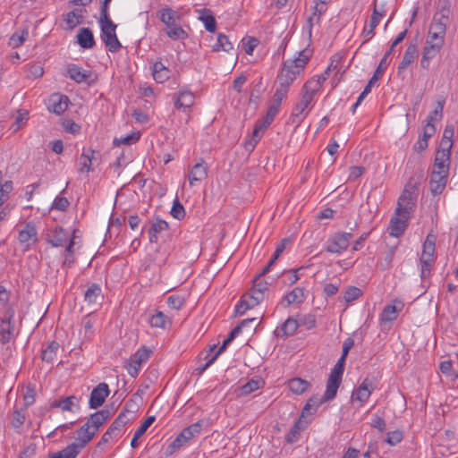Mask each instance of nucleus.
I'll return each instance as SVG.
<instances>
[{"label": "nucleus", "mask_w": 458, "mask_h": 458, "mask_svg": "<svg viewBox=\"0 0 458 458\" xmlns=\"http://www.w3.org/2000/svg\"><path fill=\"white\" fill-rule=\"evenodd\" d=\"M362 294V291L355 286H349L344 292V299L346 302H352L357 300Z\"/></svg>", "instance_id": "6e6d98bb"}, {"label": "nucleus", "mask_w": 458, "mask_h": 458, "mask_svg": "<svg viewBox=\"0 0 458 458\" xmlns=\"http://www.w3.org/2000/svg\"><path fill=\"white\" fill-rule=\"evenodd\" d=\"M450 156H451V146H447V148H441L437 151L433 171L446 173L449 174V165H450Z\"/></svg>", "instance_id": "dca6fc26"}, {"label": "nucleus", "mask_w": 458, "mask_h": 458, "mask_svg": "<svg viewBox=\"0 0 458 458\" xmlns=\"http://www.w3.org/2000/svg\"><path fill=\"white\" fill-rule=\"evenodd\" d=\"M327 401L328 400H324V395L322 397L313 396L310 398L303 408L301 415L303 416L305 413L314 412L320 404Z\"/></svg>", "instance_id": "09e8293b"}, {"label": "nucleus", "mask_w": 458, "mask_h": 458, "mask_svg": "<svg viewBox=\"0 0 458 458\" xmlns=\"http://www.w3.org/2000/svg\"><path fill=\"white\" fill-rule=\"evenodd\" d=\"M318 84L305 83L301 89V99L295 105L291 114L292 123L299 125L307 116L311 109L310 106L314 100L315 95L318 93Z\"/></svg>", "instance_id": "f257e3e1"}, {"label": "nucleus", "mask_w": 458, "mask_h": 458, "mask_svg": "<svg viewBox=\"0 0 458 458\" xmlns=\"http://www.w3.org/2000/svg\"><path fill=\"white\" fill-rule=\"evenodd\" d=\"M90 154H93L94 151L91 149H89L87 152H84L81 157V171H87L89 172L91 168V157Z\"/></svg>", "instance_id": "0e129e2a"}, {"label": "nucleus", "mask_w": 458, "mask_h": 458, "mask_svg": "<svg viewBox=\"0 0 458 458\" xmlns=\"http://www.w3.org/2000/svg\"><path fill=\"white\" fill-rule=\"evenodd\" d=\"M171 215L177 219H181L184 216V208L178 200L174 202L173 208L171 209Z\"/></svg>", "instance_id": "338daca9"}, {"label": "nucleus", "mask_w": 458, "mask_h": 458, "mask_svg": "<svg viewBox=\"0 0 458 458\" xmlns=\"http://www.w3.org/2000/svg\"><path fill=\"white\" fill-rule=\"evenodd\" d=\"M93 324L94 321L89 316H86L83 318L81 321V327L84 331V337L90 339L93 335Z\"/></svg>", "instance_id": "13d9d810"}, {"label": "nucleus", "mask_w": 458, "mask_h": 458, "mask_svg": "<svg viewBox=\"0 0 458 458\" xmlns=\"http://www.w3.org/2000/svg\"><path fill=\"white\" fill-rule=\"evenodd\" d=\"M403 439V433L400 430H394L387 433L386 439V443L390 445H395L400 443Z\"/></svg>", "instance_id": "69168bd1"}, {"label": "nucleus", "mask_w": 458, "mask_h": 458, "mask_svg": "<svg viewBox=\"0 0 458 458\" xmlns=\"http://www.w3.org/2000/svg\"><path fill=\"white\" fill-rule=\"evenodd\" d=\"M409 218L410 217H403L402 215L394 214V216L391 218L389 224L390 235L394 237L401 236L407 227Z\"/></svg>", "instance_id": "393cba45"}, {"label": "nucleus", "mask_w": 458, "mask_h": 458, "mask_svg": "<svg viewBox=\"0 0 458 458\" xmlns=\"http://www.w3.org/2000/svg\"><path fill=\"white\" fill-rule=\"evenodd\" d=\"M213 51L218 52V51H225L229 52L233 49V44L228 39V37L225 34H218L217 35V40L216 43L213 45L212 47Z\"/></svg>", "instance_id": "a18cd8bd"}, {"label": "nucleus", "mask_w": 458, "mask_h": 458, "mask_svg": "<svg viewBox=\"0 0 458 458\" xmlns=\"http://www.w3.org/2000/svg\"><path fill=\"white\" fill-rule=\"evenodd\" d=\"M61 451L64 458H76L82 451V448L77 443L73 442Z\"/></svg>", "instance_id": "603ef678"}, {"label": "nucleus", "mask_w": 458, "mask_h": 458, "mask_svg": "<svg viewBox=\"0 0 458 458\" xmlns=\"http://www.w3.org/2000/svg\"><path fill=\"white\" fill-rule=\"evenodd\" d=\"M436 119L437 117L428 116L427 124L424 127L423 136L421 139H426L428 142V140L432 137V135L436 132V128L432 123Z\"/></svg>", "instance_id": "052dcab7"}, {"label": "nucleus", "mask_w": 458, "mask_h": 458, "mask_svg": "<svg viewBox=\"0 0 458 458\" xmlns=\"http://www.w3.org/2000/svg\"><path fill=\"white\" fill-rule=\"evenodd\" d=\"M18 240L25 250H29L38 241V232L32 223H27L19 229Z\"/></svg>", "instance_id": "4468645a"}, {"label": "nucleus", "mask_w": 458, "mask_h": 458, "mask_svg": "<svg viewBox=\"0 0 458 458\" xmlns=\"http://www.w3.org/2000/svg\"><path fill=\"white\" fill-rule=\"evenodd\" d=\"M82 18L83 11L81 9H76L72 12H69L66 14L64 21L67 24L68 29L72 30L80 23H81Z\"/></svg>", "instance_id": "c03bdc74"}, {"label": "nucleus", "mask_w": 458, "mask_h": 458, "mask_svg": "<svg viewBox=\"0 0 458 458\" xmlns=\"http://www.w3.org/2000/svg\"><path fill=\"white\" fill-rule=\"evenodd\" d=\"M373 390V382L369 378H365L359 387L352 392V400L364 403L368 401Z\"/></svg>", "instance_id": "412c9836"}, {"label": "nucleus", "mask_w": 458, "mask_h": 458, "mask_svg": "<svg viewBox=\"0 0 458 458\" xmlns=\"http://www.w3.org/2000/svg\"><path fill=\"white\" fill-rule=\"evenodd\" d=\"M52 408H59L63 411H73L74 407H79V402L76 396L71 395L66 398H60L58 400H55L51 403Z\"/></svg>", "instance_id": "2f4dec72"}, {"label": "nucleus", "mask_w": 458, "mask_h": 458, "mask_svg": "<svg viewBox=\"0 0 458 458\" xmlns=\"http://www.w3.org/2000/svg\"><path fill=\"white\" fill-rule=\"evenodd\" d=\"M288 90H289V89L278 84V87L276 88V89L274 93L273 101L271 104L280 107L283 99L286 97V95L288 93Z\"/></svg>", "instance_id": "5fc2aeb1"}, {"label": "nucleus", "mask_w": 458, "mask_h": 458, "mask_svg": "<svg viewBox=\"0 0 458 458\" xmlns=\"http://www.w3.org/2000/svg\"><path fill=\"white\" fill-rule=\"evenodd\" d=\"M68 239V234L65 230L60 226H57L53 231L52 238L48 239L47 242L53 247L63 246Z\"/></svg>", "instance_id": "4c0bfd02"}, {"label": "nucleus", "mask_w": 458, "mask_h": 458, "mask_svg": "<svg viewBox=\"0 0 458 458\" xmlns=\"http://www.w3.org/2000/svg\"><path fill=\"white\" fill-rule=\"evenodd\" d=\"M417 199V188L408 185L404 188L402 195L398 199L395 215H402L403 217H410L414 211Z\"/></svg>", "instance_id": "423d86ee"}, {"label": "nucleus", "mask_w": 458, "mask_h": 458, "mask_svg": "<svg viewBox=\"0 0 458 458\" xmlns=\"http://www.w3.org/2000/svg\"><path fill=\"white\" fill-rule=\"evenodd\" d=\"M436 236L428 234L422 247V253L420 258V277L428 278L430 276V269L435 260Z\"/></svg>", "instance_id": "39448f33"}, {"label": "nucleus", "mask_w": 458, "mask_h": 458, "mask_svg": "<svg viewBox=\"0 0 458 458\" xmlns=\"http://www.w3.org/2000/svg\"><path fill=\"white\" fill-rule=\"evenodd\" d=\"M167 305L174 310H179L185 303V299L182 295H170L166 300Z\"/></svg>", "instance_id": "864d4df0"}, {"label": "nucleus", "mask_w": 458, "mask_h": 458, "mask_svg": "<svg viewBox=\"0 0 458 458\" xmlns=\"http://www.w3.org/2000/svg\"><path fill=\"white\" fill-rule=\"evenodd\" d=\"M259 381L258 380H250L246 384H244L240 389V395H247L253 391L259 389Z\"/></svg>", "instance_id": "680f3d73"}, {"label": "nucleus", "mask_w": 458, "mask_h": 458, "mask_svg": "<svg viewBox=\"0 0 458 458\" xmlns=\"http://www.w3.org/2000/svg\"><path fill=\"white\" fill-rule=\"evenodd\" d=\"M315 5L313 7V12L311 15L308 18L307 23L309 27V34L311 35V30L314 23H318L320 21V17L324 14L327 7L318 3H314Z\"/></svg>", "instance_id": "e433bc0d"}, {"label": "nucleus", "mask_w": 458, "mask_h": 458, "mask_svg": "<svg viewBox=\"0 0 458 458\" xmlns=\"http://www.w3.org/2000/svg\"><path fill=\"white\" fill-rule=\"evenodd\" d=\"M174 106L178 110H189L194 104L195 96L190 90H182L174 97Z\"/></svg>", "instance_id": "5701e85b"}, {"label": "nucleus", "mask_w": 458, "mask_h": 458, "mask_svg": "<svg viewBox=\"0 0 458 458\" xmlns=\"http://www.w3.org/2000/svg\"><path fill=\"white\" fill-rule=\"evenodd\" d=\"M268 291V283L261 279V277L255 276L252 280V288L249 293H246L250 298L253 299L254 303H260L265 299V294Z\"/></svg>", "instance_id": "2eb2a0df"}, {"label": "nucleus", "mask_w": 458, "mask_h": 458, "mask_svg": "<svg viewBox=\"0 0 458 458\" xmlns=\"http://www.w3.org/2000/svg\"><path fill=\"white\" fill-rule=\"evenodd\" d=\"M289 389L295 394H301L310 386V383L300 377H294L288 382Z\"/></svg>", "instance_id": "79ce46f5"}, {"label": "nucleus", "mask_w": 458, "mask_h": 458, "mask_svg": "<svg viewBox=\"0 0 458 458\" xmlns=\"http://www.w3.org/2000/svg\"><path fill=\"white\" fill-rule=\"evenodd\" d=\"M29 30L23 29L14 32L9 38L8 45L13 48L20 47L28 38Z\"/></svg>", "instance_id": "a19ab883"}, {"label": "nucleus", "mask_w": 458, "mask_h": 458, "mask_svg": "<svg viewBox=\"0 0 458 458\" xmlns=\"http://www.w3.org/2000/svg\"><path fill=\"white\" fill-rule=\"evenodd\" d=\"M44 73V69L39 64H33L28 69L27 77L30 79L40 78Z\"/></svg>", "instance_id": "e2e57ef3"}, {"label": "nucleus", "mask_w": 458, "mask_h": 458, "mask_svg": "<svg viewBox=\"0 0 458 458\" xmlns=\"http://www.w3.org/2000/svg\"><path fill=\"white\" fill-rule=\"evenodd\" d=\"M170 71L161 62H155L152 66V74L154 80L158 83H163L169 79Z\"/></svg>", "instance_id": "c9c22d12"}, {"label": "nucleus", "mask_w": 458, "mask_h": 458, "mask_svg": "<svg viewBox=\"0 0 458 458\" xmlns=\"http://www.w3.org/2000/svg\"><path fill=\"white\" fill-rule=\"evenodd\" d=\"M279 106H275L271 104L267 111V114L265 117L262 119V121L259 122L252 132V138L249 142V145H250L252 148L258 143L259 139L261 138V135L264 133L266 129L271 124V123L274 121L276 115L277 114L279 111Z\"/></svg>", "instance_id": "6e6552de"}, {"label": "nucleus", "mask_w": 458, "mask_h": 458, "mask_svg": "<svg viewBox=\"0 0 458 458\" xmlns=\"http://www.w3.org/2000/svg\"><path fill=\"white\" fill-rule=\"evenodd\" d=\"M252 301L254 300L250 298L247 293L243 294L238 304L235 306V314L242 316L246 312V310L259 305V303H254Z\"/></svg>", "instance_id": "ea45409f"}, {"label": "nucleus", "mask_w": 458, "mask_h": 458, "mask_svg": "<svg viewBox=\"0 0 458 458\" xmlns=\"http://www.w3.org/2000/svg\"><path fill=\"white\" fill-rule=\"evenodd\" d=\"M157 17L166 26L165 33L173 40L184 39L187 33L177 23L179 16L177 13L170 7H165L157 12Z\"/></svg>", "instance_id": "7ed1b4c3"}, {"label": "nucleus", "mask_w": 458, "mask_h": 458, "mask_svg": "<svg viewBox=\"0 0 458 458\" xmlns=\"http://www.w3.org/2000/svg\"><path fill=\"white\" fill-rule=\"evenodd\" d=\"M67 75L71 80L74 81L77 83L85 82L87 84H90V82L92 81V72L89 70H84L74 64L68 65Z\"/></svg>", "instance_id": "a211bd4d"}, {"label": "nucleus", "mask_w": 458, "mask_h": 458, "mask_svg": "<svg viewBox=\"0 0 458 458\" xmlns=\"http://www.w3.org/2000/svg\"><path fill=\"white\" fill-rule=\"evenodd\" d=\"M110 391L106 383H99L91 392L89 397V407L91 409H97L100 407L106 401Z\"/></svg>", "instance_id": "f3484780"}, {"label": "nucleus", "mask_w": 458, "mask_h": 458, "mask_svg": "<svg viewBox=\"0 0 458 458\" xmlns=\"http://www.w3.org/2000/svg\"><path fill=\"white\" fill-rule=\"evenodd\" d=\"M342 377L334 374H329L327 381V388L324 393V400H332L335 397L337 390L341 385Z\"/></svg>", "instance_id": "c85d7f7f"}, {"label": "nucleus", "mask_w": 458, "mask_h": 458, "mask_svg": "<svg viewBox=\"0 0 458 458\" xmlns=\"http://www.w3.org/2000/svg\"><path fill=\"white\" fill-rule=\"evenodd\" d=\"M14 310H8L4 312L1 318L0 324V343L5 344L9 343L13 337L14 333V325H13V318H14Z\"/></svg>", "instance_id": "9b49d317"}, {"label": "nucleus", "mask_w": 458, "mask_h": 458, "mask_svg": "<svg viewBox=\"0 0 458 458\" xmlns=\"http://www.w3.org/2000/svg\"><path fill=\"white\" fill-rule=\"evenodd\" d=\"M77 437L74 441L77 443L82 449L91 441V439L96 435L94 431H92L89 428V425L84 423L77 431Z\"/></svg>", "instance_id": "473e14b6"}, {"label": "nucleus", "mask_w": 458, "mask_h": 458, "mask_svg": "<svg viewBox=\"0 0 458 458\" xmlns=\"http://www.w3.org/2000/svg\"><path fill=\"white\" fill-rule=\"evenodd\" d=\"M111 412L107 409L98 411L89 416L86 424L95 434L98 431L99 428L110 418Z\"/></svg>", "instance_id": "b1692460"}, {"label": "nucleus", "mask_w": 458, "mask_h": 458, "mask_svg": "<svg viewBox=\"0 0 458 458\" xmlns=\"http://www.w3.org/2000/svg\"><path fill=\"white\" fill-rule=\"evenodd\" d=\"M448 174L432 171L429 179V189L432 195H440L445 189Z\"/></svg>", "instance_id": "aec40b11"}, {"label": "nucleus", "mask_w": 458, "mask_h": 458, "mask_svg": "<svg viewBox=\"0 0 458 458\" xmlns=\"http://www.w3.org/2000/svg\"><path fill=\"white\" fill-rule=\"evenodd\" d=\"M199 19L204 23L205 29L209 32H214L216 30V22L214 16L211 14L210 11L203 10Z\"/></svg>", "instance_id": "49530a36"}, {"label": "nucleus", "mask_w": 458, "mask_h": 458, "mask_svg": "<svg viewBox=\"0 0 458 458\" xmlns=\"http://www.w3.org/2000/svg\"><path fill=\"white\" fill-rule=\"evenodd\" d=\"M448 16L437 13L431 21L425 45L442 48L445 43Z\"/></svg>", "instance_id": "20e7f679"}, {"label": "nucleus", "mask_w": 458, "mask_h": 458, "mask_svg": "<svg viewBox=\"0 0 458 458\" xmlns=\"http://www.w3.org/2000/svg\"><path fill=\"white\" fill-rule=\"evenodd\" d=\"M386 15V9L384 6H377L374 4L372 14L370 16L368 25H365L361 32L364 38V43L370 40L375 35V29L379 24L381 18Z\"/></svg>", "instance_id": "9d476101"}, {"label": "nucleus", "mask_w": 458, "mask_h": 458, "mask_svg": "<svg viewBox=\"0 0 458 458\" xmlns=\"http://www.w3.org/2000/svg\"><path fill=\"white\" fill-rule=\"evenodd\" d=\"M59 348V344L55 341L51 342L43 351H42V360L47 362L53 361L56 352Z\"/></svg>", "instance_id": "de8ad7c7"}, {"label": "nucleus", "mask_w": 458, "mask_h": 458, "mask_svg": "<svg viewBox=\"0 0 458 458\" xmlns=\"http://www.w3.org/2000/svg\"><path fill=\"white\" fill-rule=\"evenodd\" d=\"M454 136V127L452 125L446 126L444 130L443 138L441 140V147L447 148V146H453L452 138Z\"/></svg>", "instance_id": "bf43d9fd"}, {"label": "nucleus", "mask_w": 458, "mask_h": 458, "mask_svg": "<svg viewBox=\"0 0 458 458\" xmlns=\"http://www.w3.org/2000/svg\"><path fill=\"white\" fill-rule=\"evenodd\" d=\"M303 427L301 426V420H298L294 425L290 429L289 433L286 436V441L288 443H293L297 440L298 435L301 430H302Z\"/></svg>", "instance_id": "4d7b16f0"}, {"label": "nucleus", "mask_w": 458, "mask_h": 458, "mask_svg": "<svg viewBox=\"0 0 458 458\" xmlns=\"http://www.w3.org/2000/svg\"><path fill=\"white\" fill-rule=\"evenodd\" d=\"M419 51L416 43H411L403 56L402 62L398 65V73L408 68V66L414 62V60L418 57Z\"/></svg>", "instance_id": "a878e982"}, {"label": "nucleus", "mask_w": 458, "mask_h": 458, "mask_svg": "<svg viewBox=\"0 0 458 458\" xmlns=\"http://www.w3.org/2000/svg\"><path fill=\"white\" fill-rule=\"evenodd\" d=\"M155 416L148 417L143 423L135 431L134 436L131 441V446L136 448L139 445L138 439L147 431V429L155 421Z\"/></svg>", "instance_id": "58836bf2"}, {"label": "nucleus", "mask_w": 458, "mask_h": 458, "mask_svg": "<svg viewBox=\"0 0 458 458\" xmlns=\"http://www.w3.org/2000/svg\"><path fill=\"white\" fill-rule=\"evenodd\" d=\"M129 419L125 412H121L112 422L107 430L101 437L98 445L107 444L114 437L121 431V429L128 423Z\"/></svg>", "instance_id": "f8f14e48"}, {"label": "nucleus", "mask_w": 458, "mask_h": 458, "mask_svg": "<svg viewBox=\"0 0 458 458\" xmlns=\"http://www.w3.org/2000/svg\"><path fill=\"white\" fill-rule=\"evenodd\" d=\"M70 104L69 98L62 94H53L49 98L48 109L55 114H62Z\"/></svg>", "instance_id": "4be33fe9"}, {"label": "nucleus", "mask_w": 458, "mask_h": 458, "mask_svg": "<svg viewBox=\"0 0 458 458\" xmlns=\"http://www.w3.org/2000/svg\"><path fill=\"white\" fill-rule=\"evenodd\" d=\"M151 351L146 347L140 348L129 360L128 373L135 377L138 376L141 364L148 360Z\"/></svg>", "instance_id": "ddd939ff"}, {"label": "nucleus", "mask_w": 458, "mask_h": 458, "mask_svg": "<svg viewBox=\"0 0 458 458\" xmlns=\"http://www.w3.org/2000/svg\"><path fill=\"white\" fill-rule=\"evenodd\" d=\"M98 23L101 30L100 37L106 49L112 53L117 52L122 47V44L116 36L117 25L113 21Z\"/></svg>", "instance_id": "0eeeda50"}, {"label": "nucleus", "mask_w": 458, "mask_h": 458, "mask_svg": "<svg viewBox=\"0 0 458 458\" xmlns=\"http://www.w3.org/2000/svg\"><path fill=\"white\" fill-rule=\"evenodd\" d=\"M442 48L425 45L423 47L422 57L420 59V66L425 70L429 69L430 61L434 59L441 51Z\"/></svg>", "instance_id": "72a5a7b5"}, {"label": "nucleus", "mask_w": 458, "mask_h": 458, "mask_svg": "<svg viewBox=\"0 0 458 458\" xmlns=\"http://www.w3.org/2000/svg\"><path fill=\"white\" fill-rule=\"evenodd\" d=\"M186 440L179 434L165 449V455L170 456L186 444Z\"/></svg>", "instance_id": "3c124183"}, {"label": "nucleus", "mask_w": 458, "mask_h": 458, "mask_svg": "<svg viewBox=\"0 0 458 458\" xmlns=\"http://www.w3.org/2000/svg\"><path fill=\"white\" fill-rule=\"evenodd\" d=\"M10 293L4 285H0V307L4 314L8 310H14L13 307L9 303Z\"/></svg>", "instance_id": "8fccbe9b"}, {"label": "nucleus", "mask_w": 458, "mask_h": 458, "mask_svg": "<svg viewBox=\"0 0 458 458\" xmlns=\"http://www.w3.org/2000/svg\"><path fill=\"white\" fill-rule=\"evenodd\" d=\"M208 175V165L201 159L200 162L191 166L187 174L190 186L195 185L196 182H202Z\"/></svg>", "instance_id": "6ab92c4d"}, {"label": "nucleus", "mask_w": 458, "mask_h": 458, "mask_svg": "<svg viewBox=\"0 0 458 458\" xmlns=\"http://www.w3.org/2000/svg\"><path fill=\"white\" fill-rule=\"evenodd\" d=\"M102 299V290L98 284H92L84 293V301L89 305L99 304Z\"/></svg>", "instance_id": "7c9ffc66"}, {"label": "nucleus", "mask_w": 458, "mask_h": 458, "mask_svg": "<svg viewBox=\"0 0 458 458\" xmlns=\"http://www.w3.org/2000/svg\"><path fill=\"white\" fill-rule=\"evenodd\" d=\"M69 201L65 197H56L52 205V208L64 211L69 207Z\"/></svg>", "instance_id": "774afa93"}, {"label": "nucleus", "mask_w": 458, "mask_h": 458, "mask_svg": "<svg viewBox=\"0 0 458 458\" xmlns=\"http://www.w3.org/2000/svg\"><path fill=\"white\" fill-rule=\"evenodd\" d=\"M306 299L304 289L301 287H296L293 290H292L290 293H288L286 295L284 296V299L281 302V304L284 307H288L294 303H301Z\"/></svg>", "instance_id": "c756f323"}, {"label": "nucleus", "mask_w": 458, "mask_h": 458, "mask_svg": "<svg viewBox=\"0 0 458 458\" xmlns=\"http://www.w3.org/2000/svg\"><path fill=\"white\" fill-rule=\"evenodd\" d=\"M151 327L165 328L167 325H171V319L162 311H157L149 318Z\"/></svg>", "instance_id": "37998d69"}, {"label": "nucleus", "mask_w": 458, "mask_h": 458, "mask_svg": "<svg viewBox=\"0 0 458 458\" xmlns=\"http://www.w3.org/2000/svg\"><path fill=\"white\" fill-rule=\"evenodd\" d=\"M308 61L309 56L303 52H301L297 58L285 61L277 76L278 84L289 89L290 85L304 69Z\"/></svg>", "instance_id": "f03ea898"}, {"label": "nucleus", "mask_w": 458, "mask_h": 458, "mask_svg": "<svg viewBox=\"0 0 458 458\" xmlns=\"http://www.w3.org/2000/svg\"><path fill=\"white\" fill-rule=\"evenodd\" d=\"M299 327V323L296 319L289 317L281 327L276 330V335L278 337H287L293 335Z\"/></svg>", "instance_id": "bb28decb"}, {"label": "nucleus", "mask_w": 458, "mask_h": 458, "mask_svg": "<svg viewBox=\"0 0 458 458\" xmlns=\"http://www.w3.org/2000/svg\"><path fill=\"white\" fill-rule=\"evenodd\" d=\"M77 39L82 48H92L95 46L93 33L89 28H81L77 34Z\"/></svg>", "instance_id": "f704fd0d"}, {"label": "nucleus", "mask_w": 458, "mask_h": 458, "mask_svg": "<svg viewBox=\"0 0 458 458\" xmlns=\"http://www.w3.org/2000/svg\"><path fill=\"white\" fill-rule=\"evenodd\" d=\"M352 238L351 233H336L327 240L326 250L330 253L339 254L347 250Z\"/></svg>", "instance_id": "1a4fd4ad"}, {"label": "nucleus", "mask_w": 458, "mask_h": 458, "mask_svg": "<svg viewBox=\"0 0 458 458\" xmlns=\"http://www.w3.org/2000/svg\"><path fill=\"white\" fill-rule=\"evenodd\" d=\"M403 306V302L400 301H394L393 304L386 305L381 313V320L386 322L394 321L402 310Z\"/></svg>", "instance_id": "cd10ccee"}]
</instances>
